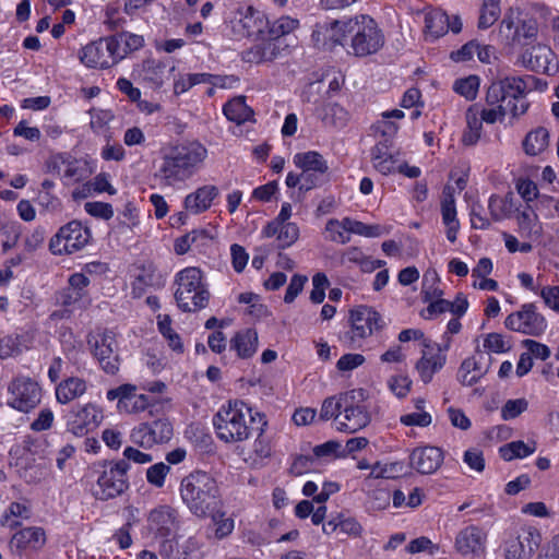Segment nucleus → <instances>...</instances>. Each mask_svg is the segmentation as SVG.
Wrapping results in <instances>:
<instances>
[{
	"label": "nucleus",
	"instance_id": "a18cd8bd",
	"mask_svg": "<svg viewBox=\"0 0 559 559\" xmlns=\"http://www.w3.org/2000/svg\"><path fill=\"white\" fill-rule=\"evenodd\" d=\"M442 221L445 225L459 223L456 219L455 200L453 189L447 186L443 190V199L441 202Z\"/></svg>",
	"mask_w": 559,
	"mask_h": 559
},
{
	"label": "nucleus",
	"instance_id": "f257e3e1",
	"mask_svg": "<svg viewBox=\"0 0 559 559\" xmlns=\"http://www.w3.org/2000/svg\"><path fill=\"white\" fill-rule=\"evenodd\" d=\"M160 154L153 177L165 188L175 187L194 176L205 160L207 150L200 142L191 141L170 145Z\"/></svg>",
	"mask_w": 559,
	"mask_h": 559
},
{
	"label": "nucleus",
	"instance_id": "b1692460",
	"mask_svg": "<svg viewBox=\"0 0 559 559\" xmlns=\"http://www.w3.org/2000/svg\"><path fill=\"white\" fill-rule=\"evenodd\" d=\"M392 141L383 139L379 141L371 150V160L374 169L382 175L395 173L399 153L392 150Z\"/></svg>",
	"mask_w": 559,
	"mask_h": 559
},
{
	"label": "nucleus",
	"instance_id": "13d9d810",
	"mask_svg": "<svg viewBox=\"0 0 559 559\" xmlns=\"http://www.w3.org/2000/svg\"><path fill=\"white\" fill-rule=\"evenodd\" d=\"M511 205L507 199L492 194L488 201V209L493 221L502 219L509 212Z\"/></svg>",
	"mask_w": 559,
	"mask_h": 559
},
{
	"label": "nucleus",
	"instance_id": "c756f323",
	"mask_svg": "<svg viewBox=\"0 0 559 559\" xmlns=\"http://www.w3.org/2000/svg\"><path fill=\"white\" fill-rule=\"evenodd\" d=\"M438 353L431 357H427L424 352L421 358L416 364V370L424 383H429L433 374L439 371L445 364V355L441 354L442 348L437 345Z\"/></svg>",
	"mask_w": 559,
	"mask_h": 559
},
{
	"label": "nucleus",
	"instance_id": "20e7f679",
	"mask_svg": "<svg viewBox=\"0 0 559 559\" xmlns=\"http://www.w3.org/2000/svg\"><path fill=\"white\" fill-rule=\"evenodd\" d=\"M349 44L347 53L358 58L377 53L384 45V35L378 23L367 14L347 20Z\"/></svg>",
	"mask_w": 559,
	"mask_h": 559
},
{
	"label": "nucleus",
	"instance_id": "a878e982",
	"mask_svg": "<svg viewBox=\"0 0 559 559\" xmlns=\"http://www.w3.org/2000/svg\"><path fill=\"white\" fill-rule=\"evenodd\" d=\"M218 195L219 190L216 186L205 185L189 193L185 198L183 205L187 212L201 214L211 207L213 200Z\"/></svg>",
	"mask_w": 559,
	"mask_h": 559
},
{
	"label": "nucleus",
	"instance_id": "bf43d9fd",
	"mask_svg": "<svg viewBox=\"0 0 559 559\" xmlns=\"http://www.w3.org/2000/svg\"><path fill=\"white\" fill-rule=\"evenodd\" d=\"M84 210L87 214L96 218L108 221L114 216V209L111 204L105 202H86L84 204Z\"/></svg>",
	"mask_w": 559,
	"mask_h": 559
},
{
	"label": "nucleus",
	"instance_id": "6ab92c4d",
	"mask_svg": "<svg viewBox=\"0 0 559 559\" xmlns=\"http://www.w3.org/2000/svg\"><path fill=\"white\" fill-rule=\"evenodd\" d=\"M147 522L151 532L166 538L178 528V513L169 506H159L150 512Z\"/></svg>",
	"mask_w": 559,
	"mask_h": 559
},
{
	"label": "nucleus",
	"instance_id": "c9c22d12",
	"mask_svg": "<svg viewBox=\"0 0 559 559\" xmlns=\"http://www.w3.org/2000/svg\"><path fill=\"white\" fill-rule=\"evenodd\" d=\"M223 112L229 121L241 124L253 115L252 109L247 106L243 97H236L227 102L223 107Z\"/></svg>",
	"mask_w": 559,
	"mask_h": 559
},
{
	"label": "nucleus",
	"instance_id": "393cba45",
	"mask_svg": "<svg viewBox=\"0 0 559 559\" xmlns=\"http://www.w3.org/2000/svg\"><path fill=\"white\" fill-rule=\"evenodd\" d=\"M174 71L175 66L168 67L162 61L146 59L142 64L141 76L143 82L148 84L152 88H159L166 81L170 80Z\"/></svg>",
	"mask_w": 559,
	"mask_h": 559
},
{
	"label": "nucleus",
	"instance_id": "a211bd4d",
	"mask_svg": "<svg viewBox=\"0 0 559 559\" xmlns=\"http://www.w3.org/2000/svg\"><path fill=\"white\" fill-rule=\"evenodd\" d=\"M486 542L487 533L481 527L468 525L457 533L454 547L462 556H480L485 552Z\"/></svg>",
	"mask_w": 559,
	"mask_h": 559
},
{
	"label": "nucleus",
	"instance_id": "864d4df0",
	"mask_svg": "<svg viewBox=\"0 0 559 559\" xmlns=\"http://www.w3.org/2000/svg\"><path fill=\"white\" fill-rule=\"evenodd\" d=\"M528 407L525 399L508 400L501 408V417L503 420H511L520 416Z\"/></svg>",
	"mask_w": 559,
	"mask_h": 559
},
{
	"label": "nucleus",
	"instance_id": "412c9836",
	"mask_svg": "<svg viewBox=\"0 0 559 559\" xmlns=\"http://www.w3.org/2000/svg\"><path fill=\"white\" fill-rule=\"evenodd\" d=\"M442 462L443 452L437 447L417 448L409 455L411 467L424 475L435 473Z\"/></svg>",
	"mask_w": 559,
	"mask_h": 559
},
{
	"label": "nucleus",
	"instance_id": "0e129e2a",
	"mask_svg": "<svg viewBox=\"0 0 559 559\" xmlns=\"http://www.w3.org/2000/svg\"><path fill=\"white\" fill-rule=\"evenodd\" d=\"M507 98L504 90H502L501 83L493 81L487 88L486 92V104L488 106H502V102Z\"/></svg>",
	"mask_w": 559,
	"mask_h": 559
},
{
	"label": "nucleus",
	"instance_id": "cd10ccee",
	"mask_svg": "<svg viewBox=\"0 0 559 559\" xmlns=\"http://www.w3.org/2000/svg\"><path fill=\"white\" fill-rule=\"evenodd\" d=\"M499 82L501 83L507 97H510L511 100H519L520 98L525 97L527 91L536 88L539 80L533 75H525L506 76L500 79Z\"/></svg>",
	"mask_w": 559,
	"mask_h": 559
},
{
	"label": "nucleus",
	"instance_id": "4d7b16f0",
	"mask_svg": "<svg viewBox=\"0 0 559 559\" xmlns=\"http://www.w3.org/2000/svg\"><path fill=\"white\" fill-rule=\"evenodd\" d=\"M21 352V337L19 335H7L0 338L1 359L19 355Z\"/></svg>",
	"mask_w": 559,
	"mask_h": 559
},
{
	"label": "nucleus",
	"instance_id": "dca6fc26",
	"mask_svg": "<svg viewBox=\"0 0 559 559\" xmlns=\"http://www.w3.org/2000/svg\"><path fill=\"white\" fill-rule=\"evenodd\" d=\"M102 411L94 404L73 407L67 420V427L74 436L82 437L95 429L102 421Z\"/></svg>",
	"mask_w": 559,
	"mask_h": 559
},
{
	"label": "nucleus",
	"instance_id": "aec40b11",
	"mask_svg": "<svg viewBox=\"0 0 559 559\" xmlns=\"http://www.w3.org/2000/svg\"><path fill=\"white\" fill-rule=\"evenodd\" d=\"M46 170L62 176L64 179L80 181L83 179V169L80 162L69 153H56L46 160Z\"/></svg>",
	"mask_w": 559,
	"mask_h": 559
},
{
	"label": "nucleus",
	"instance_id": "680f3d73",
	"mask_svg": "<svg viewBox=\"0 0 559 559\" xmlns=\"http://www.w3.org/2000/svg\"><path fill=\"white\" fill-rule=\"evenodd\" d=\"M302 186L299 191L307 192L322 186L326 181V173L301 171Z\"/></svg>",
	"mask_w": 559,
	"mask_h": 559
},
{
	"label": "nucleus",
	"instance_id": "49530a36",
	"mask_svg": "<svg viewBox=\"0 0 559 559\" xmlns=\"http://www.w3.org/2000/svg\"><path fill=\"white\" fill-rule=\"evenodd\" d=\"M478 87L479 79L476 75H469L467 78L456 80L453 85V90L468 100L476 98Z\"/></svg>",
	"mask_w": 559,
	"mask_h": 559
},
{
	"label": "nucleus",
	"instance_id": "f8f14e48",
	"mask_svg": "<svg viewBox=\"0 0 559 559\" xmlns=\"http://www.w3.org/2000/svg\"><path fill=\"white\" fill-rule=\"evenodd\" d=\"M504 325L514 332L539 336L545 332L547 322L544 316L537 312L536 306L530 302L522 305L519 311L509 314L504 320Z\"/></svg>",
	"mask_w": 559,
	"mask_h": 559
},
{
	"label": "nucleus",
	"instance_id": "423d86ee",
	"mask_svg": "<svg viewBox=\"0 0 559 559\" xmlns=\"http://www.w3.org/2000/svg\"><path fill=\"white\" fill-rule=\"evenodd\" d=\"M367 394L364 389H354L341 393L342 412L337 420V430L355 433L371 423V414L366 404Z\"/></svg>",
	"mask_w": 559,
	"mask_h": 559
},
{
	"label": "nucleus",
	"instance_id": "774afa93",
	"mask_svg": "<svg viewBox=\"0 0 559 559\" xmlns=\"http://www.w3.org/2000/svg\"><path fill=\"white\" fill-rule=\"evenodd\" d=\"M159 555L163 559H186L180 552V546L177 540L166 537L159 547Z\"/></svg>",
	"mask_w": 559,
	"mask_h": 559
},
{
	"label": "nucleus",
	"instance_id": "c03bdc74",
	"mask_svg": "<svg viewBox=\"0 0 559 559\" xmlns=\"http://www.w3.org/2000/svg\"><path fill=\"white\" fill-rule=\"evenodd\" d=\"M439 282V277L436 271H427L423 277V300L425 302L433 301V299H439L443 295V292L436 286Z\"/></svg>",
	"mask_w": 559,
	"mask_h": 559
},
{
	"label": "nucleus",
	"instance_id": "4be33fe9",
	"mask_svg": "<svg viewBox=\"0 0 559 559\" xmlns=\"http://www.w3.org/2000/svg\"><path fill=\"white\" fill-rule=\"evenodd\" d=\"M233 23L241 36L249 37L262 31L263 21L261 13L252 5H240L235 11Z\"/></svg>",
	"mask_w": 559,
	"mask_h": 559
},
{
	"label": "nucleus",
	"instance_id": "ddd939ff",
	"mask_svg": "<svg viewBox=\"0 0 559 559\" xmlns=\"http://www.w3.org/2000/svg\"><path fill=\"white\" fill-rule=\"evenodd\" d=\"M173 433L171 423L167 418H158L151 423H142L133 428L130 438L134 444L150 449L155 444L168 442Z\"/></svg>",
	"mask_w": 559,
	"mask_h": 559
},
{
	"label": "nucleus",
	"instance_id": "c85d7f7f",
	"mask_svg": "<svg viewBox=\"0 0 559 559\" xmlns=\"http://www.w3.org/2000/svg\"><path fill=\"white\" fill-rule=\"evenodd\" d=\"M230 349L241 359L251 358L258 349V333L254 329L238 331L230 340Z\"/></svg>",
	"mask_w": 559,
	"mask_h": 559
},
{
	"label": "nucleus",
	"instance_id": "f704fd0d",
	"mask_svg": "<svg viewBox=\"0 0 559 559\" xmlns=\"http://www.w3.org/2000/svg\"><path fill=\"white\" fill-rule=\"evenodd\" d=\"M549 143V133L546 128L538 127L528 132L523 141V148L527 155L535 156L544 152Z\"/></svg>",
	"mask_w": 559,
	"mask_h": 559
},
{
	"label": "nucleus",
	"instance_id": "052dcab7",
	"mask_svg": "<svg viewBox=\"0 0 559 559\" xmlns=\"http://www.w3.org/2000/svg\"><path fill=\"white\" fill-rule=\"evenodd\" d=\"M278 52L280 47L275 43L267 41L255 48L254 60L258 63L273 61L277 58Z\"/></svg>",
	"mask_w": 559,
	"mask_h": 559
},
{
	"label": "nucleus",
	"instance_id": "58836bf2",
	"mask_svg": "<svg viewBox=\"0 0 559 559\" xmlns=\"http://www.w3.org/2000/svg\"><path fill=\"white\" fill-rule=\"evenodd\" d=\"M538 35V23L535 17H525L518 19V25L515 26V31L512 36L513 43H522L527 45L531 41L535 40Z\"/></svg>",
	"mask_w": 559,
	"mask_h": 559
},
{
	"label": "nucleus",
	"instance_id": "69168bd1",
	"mask_svg": "<svg viewBox=\"0 0 559 559\" xmlns=\"http://www.w3.org/2000/svg\"><path fill=\"white\" fill-rule=\"evenodd\" d=\"M325 230L330 234V240L345 245L350 241V236L341 228L338 219L331 218L325 225Z\"/></svg>",
	"mask_w": 559,
	"mask_h": 559
},
{
	"label": "nucleus",
	"instance_id": "e2e57ef3",
	"mask_svg": "<svg viewBox=\"0 0 559 559\" xmlns=\"http://www.w3.org/2000/svg\"><path fill=\"white\" fill-rule=\"evenodd\" d=\"M308 278L305 275L295 274L290 278V283L286 288V293L284 296V301L286 304H292L296 297L301 293L304 285L307 283Z\"/></svg>",
	"mask_w": 559,
	"mask_h": 559
},
{
	"label": "nucleus",
	"instance_id": "f3484780",
	"mask_svg": "<svg viewBox=\"0 0 559 559\" xmlns=\"http://www.w3.org/2000/svg\"><path fill=\"white\" fill-rule=\"evenodd\" d=\"M522 64L534 72L552 75L558 72V62L550 47L537 44L526 49L521 56Z\"/></svg>",
	"mask_w": 559,
	"mask_h": 559
},
{
	"label": "nucleus",
	"instance_id": "72a5a7b5",
	"mask_svg": "<svg viewBox=\"0 0 559 559\" xmlns=\"http://www.w3.org/2000/svg\"><path fill=\"white\" fill-rule=\"evenodd\" d=\"M425 28L427 35L437 39L449 31V15L441 9L432 10L425 15Z\"/></svg>",
	"mask_w": 559,
	"mask_h": 559
},
{
	"label": "nucleus",
	"instance_id": "603ef678",
	"mask_svg": "<svg viewBox=\"0 0 559 559\" xmlns=\"http://www.w3.org/2000/svg\"><path fill=\"white\" fill-rule=\"evenodd\" d=\"M257 416H258V425L253 430V431L258 432V438L254 441V452L260 457H269L271 455V447H270L269 442L262 438L264 428L266 427L267 423H266L265 416L263 414L257 412Z\"/></svg>",
	"mask_w": 559,
	"mask_h": 559
},
{
	"label": "nucleus",
	"instance_id": "a19ab883",
	"mask_svg": "<svg viewBox=\"0 0 559 559\" xmlns=\"http://www.w3.org/2000/svg\"><path fill=\"white\" fill-rule=\"evenodd\" d=\"M487 370H481L479 364L475 358H466L461 364L459 370V381L463 385H473L479 381V379L486 373Z\"/></svg>",
	"mask_w": 559,
	"mask_h": 559
},
{
	"label": "nucleus",
	"instance_id": "6e6552de",
	"mask_svg": "<svg viewBox=\"0 0 559 559\" xmlns=\"http://www.w3.org/2000/svg\"><path fill=\"white\" fill-rule=\"evenodd\" d=\"M93 495L98 500L114 499L123 493L128 487L127 472L130 465L124 460L104 462Z\"/></svg>",
	"mask_w": 559,
	"mask_h": 559
},
{
	"label": "nucleus",
	"instance_id": "4468645a",
	"mask_svg": "<svg viewBox=\"0 0 559 559\" xmlns=\"http://www.w3.org/2000/svg\"><path fill=\"white\" fill-rule=\"evenodd\" d=\"M8 405L20 412H28L40 402V388L31 378L17 377L9 386Z\"/></svg>",
	"mask_w": 559,
	"mask_h": 559
},
{
	"label": "nucleus",
	"instance_id": "bb28decb",
	"mask_svg": "<svg viewBox=\"0 0 559 559\" xmlns=\"http://www.w3.org/2000/svg\"><path fill=\"white\" fill-rule=\"evenodd\" d=\"M163 285L160 274L156 272L153 264L138 267V274L131 285V294L134 298H141L148 287H159Z\"/></svg>",
	"mask_w": 559,
	"mask_h": 559
},
{
	"label": "nucleus",
	"instance_id": "7c9ffc66",
	"mask_svg": "<svg viewBox=\"0 0 559 559\" xmlns=\"http://www.w3.org/2000/svg\"><path fill=\"white\" fill-rule=\"evenodd\" d=\"M85 391L86 382L81 378L71 377L56 388V397L59 403L67 404L83 395Z\"/></svg>",
	"mask_w": 559,
	"mask_h": 559
},
{
	"label": "nucleus",
	"instance_id": "de8ad7c7",
	"mask_svg": "<svg viewBox=\"0 0 559 559\" xmlns=\"http://www.w3.org/2000/svg\"><path fill=\"white\" fill-rule=\"evenodd\" d=\"M158 330L168 341V345L177 352H182L183 346L179 335L171 329V319L169 316L158 317Z\"/></svg>",
	"mask_w": 559,
	"mask_h": 559
},
{
	"label": "nucleus",
	"instance_id": "e433bc0d",
	"mask_svg": "<svg viewBox=\"0 0 559 559\" xmlns=\"http://www.w3.org/2000/svg\"><path fill=\"white\" fill-rule=\"evenodd\" d=\"M347 26V20H334L330 23L317 25V27L324 32V34L328 36V38L333 45H341L343 47L347 45V39L349 38Z\"/></svg>",
	"mask_w": 559,
	"mask_h": 559
},
{
	"label": "nucleus",
	"instance_id": "9b49d317",
	"mask_svg": "<svg viewBox=\"0 0 559 559\" xmlns=\"http://www.w3.org/2000/svg\"><path fill=\"white\" fill-rule=\"evenodd\" d=\"M542 536L536 528L522 527L504 539L501 548L504 559H532Z\"/></svg>",
	"mask_w": 559,
	"mask_h": 559
},
{
	"label": "nucleus",
	"instance_id": "79ce46f5",
	"mask_svg": "<svg viewBox=\"0 0 559 559\" xmlns=\"http://www.w3.org/2000/svg\"><path fill=\"white\" fill-rule=\"evenodd\" d=\"M500 13V0H484L478 19V28H489L498 20Z\"/></svg>",
	"mask_w": 559,
	"mask_h": 559
},
{
	"label": "nucleus",
	"instance_id": "7ed1b4c3",
	"mask_svg": "<svg viewBox=\"0 0 559 559\" xmlns=\"http://www.w3.org/2000/svg\"><path fill=\"white\" fill-rule=\"evenodd\" d=\"M213 425L218 439L226 443L247 440L258 425L257 413L241 401L229 402L213 417Z\"/></svg>",
	"mask_w": 559,
	"mask_h": 559
},
{
	"label": "nucleus",
	"instance_id": "4c0bfd02",
	"mask_svg": "<svg viewBox=\"0 0 559 559\" xmlns=\"http://www.w3.org/2000/svg\"><path fill=\"white\" fill-rule=\"evenodd\" d=\"M322 121L325 126L342 129L349 119L348 111L336 103H328L323 106Z\"/></svg>",
	"mask_w": 559,
	"mask_h": 559
},
{
	"label": "nucleus",
	"instance_id": "0eeeda50",
	"mask_svg": "<svg viewBox=\"0 0 559 559\" xmlns=\"http://www.w3.org/2000/svg\"><path fill=\"white\" fill-rule=\"evenodd\" d=\"M349 323L350 329L344 332L340 340L352 349L361 347L365 338L374 331L381 330L384 325L381 314L368 306H359L350 310Z\"/></svg>",
	"mask_w": 559,
	"mask_h": 559
},
{
	"label": "nucleus",
	"instance_id": "473e14b6",
	"mask_svg": "<svg viewBox=\"0 0 559 559\" xmlns=\"http://www.w3.org/2000/svg\"><path fill=\"white\" fill-rule=\"evenodd\" d=\"M294 164L296 167L301 169V171H317L326 174L329 171L328 162L319 152L316 151L295 154Z\"/></svg>",
	"mask_w": 559,
	"mask_h": 559
},
{
	"label": "nucleus",
	"instance_id": "6e6d98bb",
	"mask_svg": "<svg viewBox=\"0 0 559 559\" xmlns=\"http://www.w3.org/2000/svg\"><path fill=\"white\" fill-rule=\"evenodd\" d=\"M169 471V465L163 462L156 463L147 468L146 479L151 485L157 488H162L165 484V478Z\"/></svg>",
	"mask_w": 559,
	"mask_h": 559
},
{
	"label": "nucleus",
	"instance_id": "5701e85b",
	"mask_svg": "<svg viewBox=\"0 0 559 559\" xmlns=\"http://www.w3.org/2000/svg\"><path fill=\"white\" fill-rule=\"evenodd\" d=\"M46 543L45 531L41 527L31 526L17 531L10 540L13 551L38 550Z\"/></svg>",
	"mask_w": 559,
	"mask_h": 559
},
{
	"label": "nucleus",
	"instance_id": "ea45409f",
	"mask_svg": "<svg viewBox=\"0 0 559 559\" xmlns=\"http://www.w3.org/2000/svg\"><path fill=\"white\" fill-rule=\"evenodd\" d=\"M536 451V442L525 443L523 441H512L499 449L500 455L504 461L523 459Z\"/></svg>",
	"mask_w": 559,
	"mask_h": 559
},
{
	"label": "nucleus",
	"instance_id": "1a4fd4ad",
	"mask_svg": "<svg viewBox=\"0 0 559 559\" xmlns=\"http://www.w3.org/2000/svg\"><path fill=\"white\" fill-rule=\"evenodd\" d=\"M92 234L88 227L79 221H71L61 226L49 241V250L53 254H71L83 249L91 240Z\"/></svg>",
	"mask_w": 559,
	"mask_h": 559
},
{
	"label": "nucleus",
	"instance_id": "5fc2aeb1",
	"mask_svg": "<svg viewBox=\"0 0 559 559\" xmlns=\"http://www.w3.org/2000/svg\"><path fill=\"white\" fill-rule=\"evenodd\" d=\"M28 512V509L26 506L19 503V502H12L8 510L4 512V514L0 519V524L2 526H8L11 530L17 527L20 525L19 521L11 520V516H26V513Z\"/></svg>",
	"mask_w": 559,
	"mask_h": 559
},
{
	"label": "nucleus",
	"instance_id": "09e8293b",
	"mask_svg": "<svg viewBox=\"0 0 559 559\" xmlns=\"http://www.w3.org/2000/svg\"><path fill=\"white\" fill-rule=\"evenodd\" d=\"M341 412H342V406H341V393H340L336 396H330L323 401L319 417L321 420H324V421L334 419L335 427L337 428V420H338V416H340Z\"/></svg>",
	"mask_w": 559,
	"mask_h": 559
},
{
	"label": "nucleus",
	"instance_id": "9d476101",
	"mask_svg": "<svg viewBox=\"0 0 559 559\" xmlns=\"http://www.w3.org/2000/svg\"><path fill=\"white\" fill-rule=\"evenodd\" d=\"M87 344L103 371L111 376L119 371L120 358L118 354V343L112 331L104 330L90 334Z\"/></svg>",
	"mask_w": 559,
	"mask_h": 559
},
{
	"label": "nucleus",
	"instance_id": "8fccbe9b",
	"mask_svg": "<svg viewBox=\"0 0 559 559\" xmlns=\"http://www.w3.org/2000/svg\"><path fill=\"white\" fill-rule=\"evenodd\" d=\"M136 391V386L130 383L122 384L118 388L111 389L107 392V399L109 401L118 400V408L119 411H122L128 403H130V400L132 399L133 394Z\"/></svg>",
	"mask_w": 559,
	"mask_h": 559
},
{
	"label": "nucleus",
	"instance_id": "2f4dec72",
	"mask_svg": "<svg viewBox=\"0 0 559 559\" xmlns=\"http://www.w3.org/2000/svg\"><path fill=\"white\" fill-rule=\"evenodd\" d=\"M110 38L117 40V47L115 48L117 62L126 58L129 53L141 49L144 45L143 36L128 32L112 35Z\"/></svg>",
	"mask_w": 559,
	"mask_h": 559
},
{
	"label": "nucleus",
	"instance_id": "2eb2a0df",
	"mask_svg": "<svg viewBox=\"0 0 559 559\" xmlns=\"http://www.w3.org/2000/svg\"><path fill=\"white\" fill-rule=\"evenodd\" d=\"M117 40L110 36L99 38L82 48L80 60L88 68L107 69L117 64L115 48Z\"/></svg>",
	"mask_w": 559,
	"mask_h": 559
},
{
	"label": "nucleus",
	"instance_id": "338daca9",
	"mask_svg": "<svg viewBox=\"0 0 559 559\" xmlns=\"http://www.w3.org/2000/svg\"><path fill=\"white\" fill-rule=\"evenodd\" d=\"M38 204L48 213H59L62 211L61 200L51 192H39Z\"/></svg>",
	"mask_w": 559,
	"mask_h": 559
},
{
	"label": "nucleus",
	"instance_id": "37998d69",
	"mask_svg": "<svg viewBox=\"0 0 559 559\" xmlns=\"http://www.w3.org/2000/svg\"><path fill=\"white\" fill-rule=\"evenodd\" d=\"M467 129L463 133L462 141L465 145H474L480 138L483 122L469 108L466 112Z\"/></svg>",
	"mask_w": 559,
	"mask_h": 559
},
{
	"label": "nucleus",
	"instance_id": "f03ea898",
	"mask_svg": "<svg viewBox=\"0 0 559 559\" xmlns=\"http://www.w3.org/2000/svg\"><path fill=\"white\" fill-rule=\"evenodd\" d=\"M180 496L187 508L197 516L212 514L221 506L217 483L203 471H194L181 479Z\"/></svg>",
	"mask_w": 559,
	"mask_h": 559
},
{
	"label": "nucleus",
	"instance_id": "3c124183",
	"mask_svg": "<svg viewBox=\"0 0 559 559\" xmlns=\"http://www.w3.org/2000/svg\"><path fill=\"white\" fill-rule=\"evenodd\" d=\"M299 237V228L295 223L283 224L280 234L276 237V248L280 250L286 249L294 245Z\"/></svg>",
	"mask_w": 559,
	"mask_h": 559
},
{
	"label": "nucleus",
	"instance_id": "39448f33",
	"mask_svg": "<svg viewBox=\"0 0 559 559\" xmlns=\"http://www.w3.org/2000/svg\"><path fill=\"white\" fill-rule=\"evenodd\" d=\"M175 282V300L180 310L195 312L207 306L210 292L203 283V274L199 267L189 266L181 270Z\"/></svg>",
	"mask_w": 559,
	"mask_h": 559
}]
</instances>
